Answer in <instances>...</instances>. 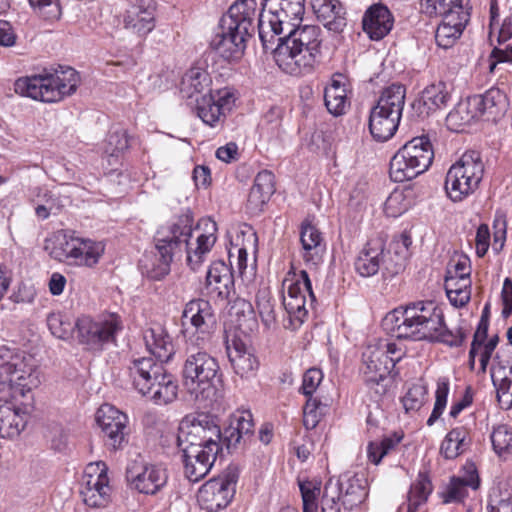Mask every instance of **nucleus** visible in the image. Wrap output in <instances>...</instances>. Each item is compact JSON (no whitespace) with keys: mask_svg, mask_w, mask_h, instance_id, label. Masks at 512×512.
<instances>
[{"mask_svg":"<svg viewBox=\"0 0 512 512\" xmlns=\"http://www.w3.org/2000/svg\"><path fill=\"white\" fill-rule=\"evenodd\" d=\"M193 216L182 214L175 221L161 227L155 236V247L159 254V263L147 271V276L159 281L170 272V264L178 253L186 252L187 265L196 271L205 261L217 240V224L211 219H202L197 230H202L195 242H190L193 233Z\"/></svg>","mask_w":512,"mask_h":512,"instance_id":"f257e3e1","label":"nucleus"},{"mask_svg":"<svg viewBox=\"0 0 512 512\" xmlns=\"http://www.w3.org/2000/svg\"><path fill=\"white\" fill-rule=\"evenodd\" d=\"M383 323L397 338L436 341L450 347L461 346L467 336L461 327L455 330L446 327L443 311L434 301L398 307L387 313Z\"/></svg>","mask_w":512,"mask_h":512,"instance_id":"f03ea898","label":"nucleus"},{"mask_svg":"<svg viewBox=\"0 0 512 512\" xmlns=\"http://www.w3.org/2000/svg\"><path fill=\"white\" fill-rule=\"evenodd\" d=\"M80 83L79 73L72 67H60L54 73L21 77L14 83L20 96L36 101L55 103L72 95Z\"/></svg>","mask_w":512,"mask_h":512,"instance_id":"7ed1b4c3","label":"nucleus"},{"mask_svg":"<svg viewBox=\"0 0 512 512\" xmlns=\"http://www.w3.org/2000/svg\"><path fill=\"white\" fill-rule=\"evenodd\" d=\"M44 250L56 261L93 267L99 262L105 246L102 242L79 237L73 230H58L45 239Z\"/></svg>","mask_w":512,"mask_h":512,"instance_id":"20e7f679","label":"nucleus"},{"mask_svg":"<svg viewBox=\"0 0 512 512\" xmlns=\"http://www.w3.org/2000/svg\"><path fill=\"white\" fill-rule=\"evenodd\" d=\"M305 13V0H264L259 14L258 32L264 48L276 36L301 26Z\"/></svg>","mask_w":512,"mask_h":512,"instance_id":"39448f33","label":"nucleus"},{"mask_svg":"<svg viewBox=\"0 0 512 512\" xmlns=\"http://www.w3.org/2000/svg\"><path fill=\"white\" fill-rule=\"evenodd\" d=\"M434 159V150L427 136L414 137L406 142L390 160L392 181H410L426 172Z\"/></svg>","mask_w":512,"mask_h":512,"instance_id":"423d86ee","label":"nucleus"},{"mask_svg":"<svg viewBox=\"0 0 512 512\" xmlns=\"http://www.w3.org/2000/svg\"><path fill=\"white\" fill-rule=\"evenodd\" d=\"M481 154L475 150L466 151L447 171L445 191L453 202H461L474 194L484 176Z\"/></svg>","mask_w":512,"mask_h":512,"instance_id":"0eeeda50","label":"nucleus"},{"mask_svg":"<svg viewBox=\"0 0 512 512\" xmlns=\"http://www.w3.org/2000/svg\"><path fill=\"white\" fill-rule=\"evenodd\" d=\"M183 383L196 398H208L216 390L221 371L216 358L205 351L188 354L182 369Z\"/></svg>","mask_w":512,"mask_h":512,"instance_id":"6e6552de","label":"nucleus"},{"mask_svg":"<svg viewBox=\"0 0 512 512\" xmlns=\"http://www.w3.org/2000/svg\"><path fill=\"white\" fill-rule=\"evenodd\" d=\"M122 329L123 321L117 313H102L95 318L83 315L75 322L79 344L94 352L102 351L105 345L115 342Z\"/></svg>","mask_w":512,"mask_h":512,"instance_id":"1a4fd4ad","label":"nucleus"},{"mask_svg":"<svg viewBox=\"0 0 512 512\" xmlns=\"http://www.w3.org/2000/svg\"><path fill=\"white\" fill-rule=\"evenodd\" d=\"M282 285L283 289L287 291V294L283 296V306L288 315V324L284 326L287 329L296 330L304 323L308 315L306 294L309 295L311 302L315 301L311 280L306 270L297 272L291 265Z\"/></svg>","mask_w":512,"mask_h":512,"instance_id":"9d476101","label":"nucleus"},{"mask_svg":"<svg viewBox=\"0 0 512 512\" xmlns=\"http://www.w3.org/2000/svg\"><path fill=\"white\" fill-rule=\"evenodd\" d=\"M34 357L19 349L0 345V382L20 390L21 394L38 383Z\"/></svg>","mask_w":512,"mask_h":512,"instance_id":"9b49d317","label":"nucleus"},{"mask_svg":"<svg viewBox=\"0 0 512 512\" xmlns=\"http://www.w3.org/2000/svg\"><path fill=\"white\" fill-rule=\"evenodd\" d=\"M222 433L217 419L206 413L190 414L180 422L177 445H195L221 450Z\"/></svg>","mask_w":512,"mask_h":512,"instance_id":"f8f14e48","label":"nucleus"},{"mask_svg":"<svg viewBox=\"0 0 512 512\" xmlns=\"http://www.w3.org/2000/svg\"><path fill=\"white\" fill-rule=\"evenodd\" d=\"M391 370L390 361L383 354L382 348L369 347L363 352L360 372L374 401L378 402L388 392Z\"/></svg>","mask_w":512,"mask_h":512,"instance_id":"ddd939ff","label":"nucleus"},{"mask_svg":"<svg viewBox=\"0 0 512 512\" xmlns=\"http://www.w3.org/2000/svg\"><path fill=\"white\" fill-rule=\"evenodd\" d=\"M236 100L237 93L232 87L209 90L207 94L196 98L194 110L205 125L218 128L224 125L227 114L234 108Z\"/></svg>","mask_w":512,"mask_h":512,"instance_id":"4468645a","label":"nucleus"},{"mask_svg":"<svg viewBox=\"0 0 512 512\" xmlns=\"http://www.w3.org/2000/svg\"><path fill=\"white\" fill-rule=\"evenodd\" d=\"M79 492L83 502L89 507H105L110 502L112 487L104 462L89 463L85 467Z\"/></svg>","mask_w":512,"mask_h":512,"instance_id":"2eb2a0df","label":"nucleus"},{"mask_svg":"<svg viewBox=\"0 0 512 512\" xmlns=\"http://www.w3.org/2000/svg\"><path fill=\"white\" fill-rule=\"evenodd\" d=\"M96 422L103 433L105 446L113 451L123 449L128 442L127 415L110 404H104L97 410Z\"/></svg>","mask_w":512,"mask_h":512,"instance_id":"dca6fc26","label":"nucleus"},{"mask_svg":"<svg viewBox=\"0 0 512 512\" xmlns=\"http://www.w3.org/2000/svg\"><path fill=\"white\" fill-rule=\"evenodd\" d=\"M155 0H127L122 14L123 27L140 39H145L156 27Z\"/></svg>","mask_w":512,"mask_h":512,"instance_id":"f3484780","label":"nucleus"},{"mask_svg":"<svg viewBox=\"0 0 512 512\" xmlns=\"http://www.w3.org/2000/svg\"><path fill=\"white\" fill-rule=\"evenodd\" d=\"M273 58L277 66L292 76H303L312 73L321 63L323 49H301L292 51L283 47L273 50Z\"/></svg>","mask_w":512,"mask_h":512,"instance_id":"a211bd4d","label":"nucleus"},{"mask_svg":"<svg viewBox=\"0 0 512 512\" xmlns=\"http://www.w3.org/2000/svg\"><path fill=\"white\" fill-rule=\"evenodd\" d=\"M181 321L185 336L199 334L195 344L200 346L208 339L215 322L212 306L206 300L193 299L185 305Z\"/></svg>","mask_w":512,"mask_h":512,"instance_id":"6ab92c4d","label":"nucleus"},{"mask_svg":"<svg viewBox=\"0 0 512 512\" xmlns=\"http://www.w3.org/2000/svg\"><path fill=\"white\" fill-rule=\"evenodd\" d=\"M228 27L219 22L217 31L210 41V48L225 61L235 63L243 57L250 36Z\"/></svg>","mask_w":512,"mask_h":512,"instance_id":"aec40b11","label":"nucleus"},{"mask_svg":"<svg viewBox=\"0 0 512 512\" xmlns=\"http://www.w3.org/2000/svg\"><path fill=\"white\" fill-rule=\"evenodd\" d=\"M236 480L233 476L210 479L198 490L197 500L209 511H218L228 506L235 494Z\"/></svg>","mask_w":512,"mask_h":512,"instance_id":"412c9836","label":"nucleus"},{"mask_svg":"<svg viewBox=\"0 0 512 512\" xmlns=\"http://www.w3.org/2000/svg\"><path fill=\"white\" fill-rule=\"evenodd\" d=\"M471 6H454L445 15L435 32V40L439 47L448 49L452 47L462 35L470 21Z\"/></svg>","mask_w":512,"mask_h":512,"instance_id":"4be33fe9","label":"nucleus"},{"mask_svg":"<svg viewBox=\"0 0 512 512\" xmlns=\"http://www.w3.org/2000/svg\"><path fill=\"white\" fill-rule=\"evenodd\" d=\"M182 452L185 476L191 482H198L211 470L219 450L195 445H178Z\"/></svg>","mask_w":512,"mask_h":512,"instance_id":"5701e85b","label":"nucleus"},{"mask_svg":"<svg viewBox=\"0 0 512 512\" xmlns=\"http://www.w3.org/2000/svg\"><path fill=\"white\" fill-rule=\"evenodd\" d=\"M226 351L234 372L241 378H251L256 375L260 363L251 347L234 336L226 340Z\"/></svg>","mask_w":512,"mask_h":512,"instance_id":"b1692460","label":"nucleus"},{"mask_svg":"<svg viewBox=\"0 0 512 512\" xmlns=\"http://www.w3.org/2000/svg\"><path fill=\"white\" fill-rule=\"evenodd\" d=\"M301 256L309 268H317L323 261L326 244L321 231L309 221H304L300 229Z\"/></svg>","mask_w":512,"mask_h":512,"instance_id":"393cba45","label":"nucleus"},{"mask_svg":"<svg viewBox=\"0 0 512 512\" xmlns=\"http://www.w3.org/2000/svg\"><path fill=\"white\" fill-rule=\"evenodd\" d=\"M276 47L301 51V49H323L324 36L322 29L317 25H302L291 28L284 38H278Z\"/></svg>","mask_w":512,"mask_h":512,"instance_id":"a878e982","label":"nucleus"},{"mask_svg":"<svg viewBox=\"0 0 512 512\" xmlns=\"http://www.w3.org/2000/svg\"><path fill=\"white\" fill-rule=\"evenodd\" d=\"M473 105L479 116L487 121H497L508 111L510 102L507 93L499 87H491L483 94L473 95Z\"/></svg>","mask_w":512,"mask_h":512,"instance_id":"bb28decb","label":"nucleus"},{"mask_svg":"<svg viewBox=\"0 0 512 512\" xmlns=\"http://www.w3.org/2000/svg\"><path fill=\"white\" fill-rule=\"evenodd\" d=\"M164 369L161 362L158 363L151 357L134 359L128 367L134 388L144 396L151 392L154 381L163 374Z\"/></svg>","mask_w":512,"mask_h":512,"instance_id":"cd10ccee","label":"nucleus"},{"mask_svg":"<svg viewBox=\"0 0 512 512\" xmlns=\"http://www.w3.org/2000/svg\"><path fill=\"white\" fill-rule=\"evenodd\" d=\"M257 13L256 0H237L224 14L220 21L226 24L228 29L234 28L248 36L254 32V20Z\"/></svg>","mask_w":512,"mask_h":512,"instance_id":"c85d7f7f","label":"nucleus"},{"mask_svg":"<svg viewBox=\"0 0 512 512\" xmlns=\"http://www.w3.org/2000/svg\"><path fill=\"white\" fill-rule=\"evenodd\" d=\"M385 244L380 238L370 239L355 259L354 267L362 277L376 275L384 264Z\"/></svg>","mask_w":512,"mask_h":512,"instance_id":"c756f323","label":"nucleus"},{"mask_svg":"<svg viewBox=\"0 0 512 512\" xmlns=\"http://www.w3.org/2000/svg\"><path fill=\"white\" fill-rule=\"evenodd\" d=\"M393 23L391 12L382 4L371 6L362 20L364 32L375 41L383 39L391 31Z\"/></svg>","mask_w":512,"mask_h":512,"instance_id":"7c9ffc66","label":"nucleus"},{"mask_svg":"<svg viewBox=\"0 0 512 512\" xmlns=\"http://www.w3.org/2000/svg\"><path fill=\"white\" fill-rule=\"evenodd\" d=\"M128 478L140 493L154 495L166 485L168 475L162 466L150 464L137 474L128 471Z\"/></svg>","mask_w":512,"mask_h":512,"instance_id":"2f4dec72","label":"nucleus"},{"mask_svg":"<svg viewBox=\"0 0 512 512\" xmlns=\"http://www.w3.org/2000/svg\"><path fill=\"white\" fill-rule=\"evenodd\" d=\"M143 339L147 350L159 362H168L174 356L175 347L172 338L161 325L156 324L147 328L143 333Z\"/></svg>","mask_w":512,"mask_h":512,"instance_id":"473e14b6","label":"nucleus"},{"mask_svg":"<svg viewBox=\"0 0 512 512\" xmlns=\"http://www.w3.org/2000/svg\"><path fill=\"white\" fill-rule=\"evenodd\" d=\"M206 288L222 300L229 298L234 288V278L231 268L224 261L211 263L206 275Z\"/></svg>","mask_w":512,"mask_h":512,"instance_id":"72a5a7b5","label":"nucleus"},{"mask_svg":"<svg viewBox=\"0 0 512 512\" xmlns=\"http://www.w3.org/2000/svg\"><path fill=\"white\" fill-rule=\"evenodd\" d=\"M27 413L6 400H0V438H15L26 427Z\"/></svg>","mask_w":512,"mask_h":512,"instance_id":"f704fd0d","label":"nucleus"},{"mask_svg":"<svg viewBox=\"0 0 512 512\" xmlns=\"http://www.w3.org/2000/svg\"><path fill=\"white\" fill-rule=\"evenodd\" d=\"M401 116L374 106L370 111L369 130L372 137L379 142L389 140L397 131Z\"/></svg>","mask_w":512,"mask_h":512,"instance_id":"c9c22d12","label":"nucleus"},{"mask_svg":"<svg viewBox=\"0 0 512 512\" xmlns=\"http://www.w3.org/2000/svg\"><path fill=\"white\" fill-rule=\"evenodd\" d=\"M311 6L324 27L337 33L343 31L346 26V18L338 0H311Z\"/></svg>","mask_w":512,"mask_h":512,"instance_id":"e433bc0d","label":"nucleus"},{"mask_svg":"<svg viewBox=\"0 0 512 512\" xmlns=\"http://www.w3.org/2000/svg\"><path fill=\"white\" fill-rule=\"evenodd\" d=\"M347 80L342 74L333 75L330 84L325 88L324 101L329 113L334 116L343 115L349 107Z\"/></svg>","mask_w":512,"mask_h":512,"instance_id":"4c0bfd02","label":"nucleus"},{"mask_svg":"<svg viewBox=\"0 0 512 512\" xmlns=\"http://www.w3.org/2000/svg\"><path fill=\"white\" fill-rule=\"evenodd\" d=\"M212 79L207 70L201 67H191L188 69L182 77L180 83V92L183 97L195 99L205 94L207 90L209 92Z\"/></svg>","mask_w":512,"mask_h":512,"instance_id":"58836bf2","label":"nucleus"},{"mask_svg":"<svg viewBox=\"0 0 512 512\" xmlns=\"http://www.w3.org/2000/svg\"><path fill=\"white\" fill-rule=\"evenodd\" d=\"M477 117L480 116L476 106L473 105V98L471 96L458 102L448 113L446 126L451 131L460 132Z\"/></svg>","mask_w":512,"mask_h":512,"instance_id":"ea45409f","label":"nucleus"},{"mask_svg":"<svg viewBox=\"0 0 512 512\" xmlns=\"http://www.w3.org/2000/svg\"><path fill=\"white\" fill-rule=\"evenodd\" d=\"M178 385L171 373L164 369L163 374L154 381L151 392L146 393L156 404H168L176 399Z\"/></svg>","mask_w":512,"mask_h":512,"instance_id":"a19ab883","label":"nucleus"},{"mask_svg":"<svg viewBox=\"0 0 512 512\" xmlns=\"http://www.w3.org/2000/svg\"><path fill=\"white\" fill-rule=\"evenodd\" d=\"M406 88L402 84H391L383 89L375 106L402 116L405 105Z\"/></svg>","mask_w":512,"mask_h":512,"instance_id":"79ce46f5","label":"nucleus"},{"mask_svg":"<svg viewBox=\"0 0 512 512\" xmlns=\"http://www.w3.org/2000/svg\"><path fill=\"white\" fill-rule=\"evenodd\" d=\"M487 512H512V491L508 484L495 483L487 495Z\"/></svg>","mask_w":512,"mask_h":512,"instance_id":"37998d69","label":"nucleus"},{"mask_svg":"<svg viewBox=\"0 0 512 512\" xmlns=\"http://www.w3.org/2000/svg\"><path fill=\"white\" fill-rule=\"evenodd\" d=\"M480 480L478 475L472 476L469 480L460 477H451L446 490L442 493L443 503L462 502L467 497V489L469 486L476 490L479 488Z\"/></svg>","mask_w":512,"mask_h":512,"instance_id":"c03bdc74","label":"nucleus"},{"mask_svg":"<svg viewBox=\"0 0 512 512\" xmlns=\"http://www.w3.org/2000/svg\"><path fill=\"white\" fill-rule=\"evenodd\" d=\"M450 91L444 82L433 83L427 86L421 95L423 105L428 111L443 109L450 101Z\"/></svg>","mask_w":512,"mask_h":512,"instance_id":"a18cd8bd","label":"nucleus"},{"mask_svg":"<svg viewBox=\"0 0 512 512\" xmlns=\"http://www.w3.org/2000/svg\"><path fill=\"white\" fill-rule=\"evenodd\" d=\"M445 291L451 304L455 307L465 306L471 298V279H445Z\"/></svg>","mask_w":512,"mask_h":512,"instance_id":"49530a36","label":"nucleus"},{"mask_svg":"<svg viewBox=\"0 0 512 512\" xmlns=\"http://www.w3.org/2000/svg\"><path fill=\"white\" fill-rule=\"evenodd\" d=\"M432 491L433 485L428 473L420 471L410 487L408 512H413L418 506L425 503Z\"/></svg>","mask_w":512,"mask_h":512,"instance_id":"de8ad7c7","label":"nucleus"},{"mask_svg":"<svg viewBox=\"0 0 512 512\" xmlns=\"http://www.w3.org/2000/svg\"><path fill=\"white\" fill-rule=\"evenodd\" d=\"M467 431L464 427L450 430L442 441L440 452L446 459H455L466 450Z\"/></svg>","mask_w":512,"mask_h":512,"instance_id":"09e8293b","label":"nucleus"},{"mask_svg":"<svg viewBox=\"0 0 512 512\" xmlns=\"http://www.w3.org/2000/svg\"><path fill=\"white\" fill-rule=\"evenodd\" d=\"M298 486L303 502V512H318L321 481L298 478Z\"/></svg>","mask_w":512,"mask_h":512,"instance_id":"8fccbe9b","label":"nucleus"},{"mask_svg":"<svg viewBox=\"0 0 512 512\" xmlns=\"http://www.w3.org/2000/svg\"><path fill=\"white\" fill-rule=\"evenodd\" d=\"M256 308L265 327L272 328L276 325L275 300L268 290L263 289L257 292Z\"/></svg>","mask_w":512,"mask_h":512,"instance_id":"3c124183","label":"nucleus"},{"mask_svg":"<svg viewBox=\"0 0 512 512\" xmlns=\"http://www.w3.org/2000/svg\"><path fill=\"white\" fill-rule=\"evenodd\" d=\"M337 490L340 494L344 491L342 504L349 509L362 503L366 496L365 488L357 477L348 479L346 484H340Z\"/></svg>","mask_w":512,"mask_h":512,"instance_id":"603ef678","label":"nucleus"},{"mask_svg":"<svg viewBox=\"0 0 512 512\" xmlns=\"http://www.w3.org/2000/svg\"><path fill=\"white\" fill-rule=\"evenodd\" d=\"M427 394L428 388L422 379L412 384L401 398L405 411H418L425 403Z\"/></svg>","mask_w":512,"mask_h":512,"instance_id":"864d4df0","label":"nucleus"},{"mask_svg":"<svg viewBox=\"0 0 512 512\" xmlns=\"http://www.w3.org/2000/svg\"><path fill=\"white\" fill-rule=\"evenodd\" d=\"M47 325L52 335L62 340L69 339L75 330V323L61 312L50 313L47 317Z\"/></svg>","mask_w":512,"mask_h":512,"instance_id":"5fc2aeb1","label":"nucleus"},{"mask_svg":"<svg viewBox=\"0 0 512 512\" xmlns=\"http://www.w3.org/2000/svg\"><path fill=\"white\" fill-rule=\"evenodd\" d=\"M450 390V383L447 377H440L437 380L435 391V403L427 425L432 426L442 415L447 405V398Z\"/></svg>","mask_w":512,"mask_h":512,"instance_id":"6e6d98bb","label":"nucleus"},{"mask_svg":"<svg viewBox=\"0 0 512 512\" xmlns=\"http://www.w3.org/2000/svg\"><path fill=\"white\" fill-rule=\"evenodd\" d=\"M491 442L497 455L512 454V431L507 425H498L493 429Z\"/></svg>","mask_w":512,"mask_h":512,"instance_id":"4d7b16f0","label":"nucleus"},{"mask_svg":"<svg viewBox=\"0 0 512 512\" xmlns=\"http://www.w3.org/2000/svg\"><path fill=\"white\" fill-rule=\"evenodd\" d=\"M325 406L316 397H307L303 407V425L307 430L314 429L324 414Z\"/></svg>","mask_w":512,"mask_h":512,"instance_id":"13d9d810","label":"nucleus"},{"mask_svg":"<svg viewBox=\"0 0 512 512\" xmlns=\"http://www.w3.org/2000/svg\"><path fill=\"white\" fill-rule=\"evenodd\" d=\"M459 5L468 6L470 0H421V11L428 16L445 15Z\"/></svg>","mask_w":512,"mask_h":512,"instance_id":"bf43d9fd","label":"nucleus"},{"mask_svg":"<svg viewBox=\"0 0 512 512\" xmlns=\"http://www.w3.org/2000/svg\"><path fill=\"white\" fill-rule=\"evenodd\" d=\"M410 207V201L403 191L394 190L386 199L384 212L388 217L397 218Z\"/></svg>","mask_w":512,"mask_h":512,"instance_id":"052dcab7","label":"nucleus"},{"mask_svg":"<svg viewBox=\"0 0 512 512\" xmlns=\"http://www.w3.org/2000/svg\"><path fill=\"white\" fill-rule=\"evenodd\" d=\"M492 226L494 230L492 249L498 254L505 245L507 235V215L505 211L496 210Z\"/></svg>","mask_w":512,"mask_h":512,"instance_id":"680f3d73","label":"nucleus"},{"mask_svg":"<svg viewBox=\"0 0 512 512\" xmlns=\"http://www.w3.org/2000/svg\"><path fill=\"white\" fill-rule=\"evenodd\" d=\"M471 275V262L465 255H459L452 258L447 266L445 279H462L464 277L470 278Z\"/></svg>","mask_w":512,"mask_h":512,"instance_id":"e2e57ef3","label":"nucleus"},{"mask_svg":"<svg viewBox=\"0 0 512 512\" xmlns=\"http://www.w3.org/2000/svg\"><path fill=\"white\" fill-rule=\"evenodd\" d=\"M231 422L243 439L252 436L254 432V421L249 410H238L231 416Z\"/></svg>","mask_w":512,"mask_h":512,"instance_id":"0e129e2a","label":"nucleus"},{"mask_svg":"<svg viewBox=\"0 0 512 512\" xmlns=\"http://www.w3.org/2000/svg\"><path fill=\"white\" fill-rule=\"evenodd\" d=\"M106 153L111 156L124 152L129 147V138L124 130L112 132L107 137Z\"/></svg>","mask_w":512,"mask_h":512,"instance_id":"69168bd1","label":"nucleus"},{"mask_svg":"<svg viewBox=\"0 0 512 512\" xmlns=\"http://www.w3.org/2000/svg\"><path fill=\"white\" fill-rule=\"evenodd\" d=\"M323 380V373L318 368L308 369L302 379L301 391L306 397H313L314 392Z\"/></svg>","mask_w":512,"mask_h":512,"instance_id":"338daca9","label":"nucleus"},{"mask_svg":"<svg viewBox=\"0 0 512 512\" xmlns=\"http://www.w3.org/2000/svg\"><path fill=\"white\" fill-rule=\"evenodd\" d=\"M488 63L490 73H494L500 63H512V44H507L503 48L495 47L489 56Z\"/></svg>","mask_w":512,"mask_h":512,"instance_id":"774afa93","label":"nucleus"}]
</instances>
